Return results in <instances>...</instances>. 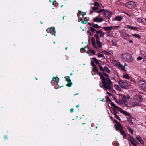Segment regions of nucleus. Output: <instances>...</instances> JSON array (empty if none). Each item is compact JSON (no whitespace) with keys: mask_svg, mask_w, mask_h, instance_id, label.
Listing matches in <instances>:
<instances>
[{"mask_svg":"<svg viewBox=\"0 0 146 146\" xmlns=\"http://www.w3.org/2000/svg\"><path fill=\"white\" fill-rule=\"evenodd\" d=\"M100 78L102 80L103 85L99 84V86L100 87L102 88L104 90L111 89L112 87V83L111 80L109 78L106 79L103 76V74L100 73L99 74Z\"/></svg>","mask_w":146,"mask_h":146,"instance_id":"obj_1","label":"nucleus"},{"mask_svg":"<svg viewBox=\"0 0 146 146\" xmlns=\"http://www.w3.org/2000/svg\"><path fill=\"white\" fill-rule=\"evenodd\" d=\"M142 100V97L139 95H135L133 98L131 100L130 104L133 107L139 106L140 103Z\"/></svg>","mask_w":146,"mask_h":146,"instance_id":"obj_2","label":"nucleus"},{"mask_svg":"<svg viewBox=\"0 0 146 146\" xmlns=\"http://www.w3.org/2000/svg\"><path fill=\"white\" fill-rule=\"evenodd\" d=\"M104 33L101 30L96 31V34H94V36L96 38L97 45L99 48H101L102 46V43L100 41V37H103L104 35Z\"/></svg>","mask_w":146,"mask_h":146,"instance_id":"obj_3","label":"nucleus"},{"mask_svg":"<svg viewBox=\"0 0 146 146\" xmlns=\"http://www.w3.org/2000/svg\"><path fill=\"white\" fill-rule=\"evenodd\" d=\"M110 104L111 106L113 108V110L114 112L113 113H115L117 114L118 113L117 111V110L118 111L120 112L126 116H130V114L128 112L124 110L121 108L117 106L113 103H111Z\"/></svg>","mask_w":146,"mask_h":146,"instance_id":"obj_4","label":"nucleus"},{"mask_svg":"<svg viewBox=\"0 0 146 146\" xmlns=\"http://www.w3.org/2000/svg\"><path fill=\"white\" fill-rule=\"evenodd\" d=\"M121 57L122 59L129 62H132L133 61L131 55L127 52H124L121 54Z\"/></svg>","mask_w":146,"mask_h":146,"instance_id":"obj_5","label":"nucleus"},{"mask_svg":"<svg viewBox=\"0 0 146 146\" xmlns=\"http://www.w3.org/2000/svg\"><path fill=\"white\" fill-rule=\"evenodd\" d=\"M118 84L120 86L123 88H128L131 85L130 82L126 80H119Z\"/></svg>","mask_w":146,"mask_h":146,"instance_id":"obj_6","label":"nucleus"},{"mask_svg":"<svg viewBox=\"0 0 146 146\" xmlns=\"http://www.w3.org/2000/svg\"><path fill=\"white\" fill-rule=\"evenodd\" d=\"M115 127L116 130L117 131H119L120 132L121 134L123 135V137L124 138H125L126 135L125 132L122 130V127L121 124L120 123L118 124L115 125Z\"/></svg>","mask_w":146,"mask_h":146,"instance_id":"obj_7","label":"nucleus"},{"mask_svg":"<svg viewBox=\"0 0 146 146\" xmlns=\"http://www.w3.org/2000/svg\"><path fill=\"white\" fill-rule=\"evenodd\" d=\"M138 84L141 88L146 91V82L144 81L140 80L139 81Z\"/></svg>","mask_w":146,"mask_h":146,"instance_id":"obj_8","label":"nucleus"},{"mask_svg":"<svg viewBox=\"0 0 146 146\" xmlns=\"http://www.w3.org/2000/svg\"><path fill=\"white\" fill-rule=\"evenodd\" d=\"M135 6V3L133 1H129L126 3L125 6L130 9L134 8Z\"/></svg>","mask_w":146,"mask_h":146,"instance_id":"obj_9","label":"nucleus"},{"mask_svg":"<svg viewBox=\"0 0 146 146\" xmlns=\"http://www.w3.org/2000/svg\"><path fill=\"white\" fill-rule=\"evenodd\" d=\"M55 28L52 27L51 28H48L46 30V31L48 33H50L51 34L54 35L55 36Z\"/></svg>","mask_w":146,"mask_h":146,"instance_id":"obj_10","label":"nucleus"},{"mask_svg":"<svg viewBox=\"0 0 146 146\" xmlns=\"http://www.w3.org/2000/svg\"><path fill=\"white\" fill-rule=\"evenodd\" d=\"M58 82L59 78L58 77H56V78L54 77L53 78L51 83L52 85H54V84H57Z\"/></svg>","mask_w":146,"mask_h":146,"instance_id":"obj_11","label":"nucleus"},{"mask_svg":"<svg viewBox=\"0 0 146 146\" xmlns=\"http://www.w3.org/2000/svg\"><path fill=\"white\" fill-rule=\"evenodd\" d=\"M91 42L95 48L98 49V48H99L98 47V45H97V46L96 44L95 40L94 38L92 37L91 38Z\"/></svg>","mask_w":146,"mask_h":146,"instance_id":"obj_12","label":"nucleus"},{"mask_svg":"<svg viewBox=\"0 0 146 146\" xmlns=\"http://www.w3.org/2000/svg\"><path fill=\"white\" fill-rule=\"evenodd\" d=\"M103 20V18H99L98 17H96L93 18V21L94 22H101Z\"/></svg>","mask_w":146,"mask_h":146,"instance_id":"obj_13","label":"nucleus"},{"mask_svg":"<svg viewBox=\"0 0 146 146\" xmlns=\"http://www.w3.org/2000/svg\"><path fill=\"white\" fill-rule=\"evenodd\" d=\"M102 13L107 17H110L111 15V12L110 11H105Z\"/></svg>","mask_w":146,"mask_h":146,"instance_id":"obj_14","label":"nucleus"},{"mask_svg":"<svg viewBox=\"0 0 146 146\" xmlns=\"http://www.w3.org/2000/svg\"><path fill=\"white\" fill-rule=\"evenodd\" d=\"M117 67L121 69L122 71L125 72L126 71L125 69V67L122 65L120 63L119 64H117Z\"/></svg>","mask_w":146,"mask_h":146,"instance_id":"obj_15","label":"nucleus"},{"mask_svg":"<svg viewBox=\"0 0 146 146\" xmlns=\"http://www.w3.org/2000/svg\"><path fill=\"white\" fill-rule=\"evenodd\" d=\"M66 80L68 82V84H66V85L68 87H70V86L72 84V83L71 82V80L69 79V77H68L67 78L65 77Z\"/></svg>","mask_w":146,"mask_h":146,"instance_id":"obj_16","label":"nucleus"},{"mask_svg":"<svg viewBox=\"0 0 146 146\" xmlns=\"http://www.w3.org/2000/svg\"><path fill=\"white\" fill-rule=\"evenodd\" d=\"M104 29L106 31H110L113 29V27L112 26H107L103 27Z\"/></svg>","mask_w":146,"mask_h":146,"instance_id":"obj_17","label":"nucleus"},{"mask_svg":"<svg viewBox=\"0 0 146 146\" xmlns=\"http://www.w3.org/2000/svg\"><path fill=\"white\" fill-rule=\"evenodd\" d=\"M129 141L133 146H137L136 143V141L135 139H129Z\"/></svg>","mask_w":146,"mask_h":146,"instance_id":"obj_18","label":"nucleus"},{"mask_svg":"<svg viewBox=\"0 0 146 146\" xmlns=\"http://www.w3.org/2000/svg\"><path fill=\"white\" fill-rule=\"evenodd\" d=\"M136 138L141 144H143L144 141L143 140L141 137L140 136H137L136 137Z\"/></svg>","mask_w":146,"mask_h":146,"instance_id":"obj_19","label":"nucleus"},{"mask_svg":"<svg viewBox=\"0 0 146 146\" xmlns=\"http://www.w3.org/2000/svg\"><path fill=\"white\" fill-rule=\"evenodd\" d=\"M127 27L128 29L133 30H135L137 29V28L136 27L129 25H127Z\"/></svg>","mask_w":146,"mask_h":146,"instance_id":"obj_20","label":"nucleus"},{"mask_svg":"<svg viewBox=\"0 0 146 146\" xmlns=\"http://www.w3.org/2000/svg\"><path fill=\"white\" fill-rule=\"evenodd\" d=\"M103 71L106 72L107 73H110V70L106 66H104V70Z\"/></svg>","mask_w":146,"mask_h":146,"instance_id":"obj_21","label":"nucleus"},{"mask_svg":"<svg viewBox=\"0 0 146 146\" xmlns=\"http://www.w3.org/2000/svg\"><path fill=\"white\" fill-rule=\"evenodd\" d=\"M114 87L117 90L119 91H121V88L118 85L115 84L114 85Z\"/></svg>","mask_w":146,"mask_h":146,"instance_id":"obj_22","label":"nucleus"},{"mask_svg":"<svg viewBox=\"0 0 146 146\" xmlns=\"http://www.w3.org/2000/svg\"><path fill=\"white\" fill-rule=\"evenodd\" d=\"M123 77L125 79L128 80L130 78V77L129 76L127 73H125V74L123 75Z\"/></svg>","mask_w":146,"mask_h":146,"instance_id":"obj_23","label":"nucleus"},{"mask_svg":"<svg viewBox=\"0 0 146 146\" xmlns=\"http://www.w3.org/2000/svg\"><path fill=\"white\" fill-rule=\"evenodd\" d=\"M122 100L123 101H124L125 102H126L127 101V96L125 95H123L122 96Z\"/></svg>","mask_w":146,"mask_h":146,"instance_id":"obj_24","label":"nucleus"},{"mask_svg":"<svg viewBox=\"0 0 146 146\" xmlns=\"http://www.w3.org/2000/svg\"><path fill=\"white\" fill-rule=\"evenodd\" d=\"M112 63L114 65H115L117 67V64H119V63H120L115 60H112Z\"/></svg>","mask_w":146,"mask_h":146,"instance_id":"obj_25","label":"nucleus"},{"mask_svg":"<svg viewBox=\"0 0 146 146\" xmlns=\"http://www.w3.org/2000/svg\"><path fill=\"white\" fill-rule=\"evenodd\" d=\"M132 36L137 38H141V36H140L139 35V34H132Z\"/></svg>","mask_w":146,"mask_h":146,"instance_id":"obj_26","label":"nucleus"},{"mask_svg":"<svg viewBox=\"0 0 146 146\" xmlns=\"http://www.w3.org/2000/svg\"><path fill=\"white\" fill-rule=\"evenodd\" d=\"M122 17L121 16H116L115 17V19L116 20L121 21L122 19Z\"/></svg>","mask_w":146,"mask_h":146,"instance_id":"obj_27","label":"nucleus"},{"mask_svg":"<svg viewBox=\"0 0 146 146\" xmlns=\"http://www.w3.org/2000/svg\"><path fill=\"white\" fill-rule=\"evenodd\" d=\"M127 120L128 122L130 124H133V123L132 122V118L131 117L128 118H127Z\"/></svg>","mask_w":146,"mask_h":146,"instance_id":"obj_28","label":"nucleus"},{"mask_svg":"<svg viewBox=\"0 0 146 146\" xmlns=\"http://www.w3.org/2000/svg\"><path fill=\"white\" fill-rule=\"evenodd\" d=\"M127 129L129 133H130L132 134H133V130L130 127H128Z\"/></svg>","mask_w":146,"mask_h":146,"instance_id":"obj_29","label":"nucleus"},{"mask_svg":"<svg viewBox=\"0 0 146 146\" xmlns=\"http://www.w3.org/2000/svg\"><path fill=\"white\" fill-rule=\"evenodd\" d=\"M124 37L125 38H127V37L129 38L132 37L131 35H129L127 33H125L124 34Z\"/></svg>","mask_w":146,"mask_h":146,"instance_id":"obj_30","label":"nucleus"},{"mask_svg":"<svg viewBox=\"0 0 146 146\" xmlns=\"http://www.w3.org/2000/svg\"><path fill=\"white\" fill-rule=\"evenodd\" d=\"M92 59L97 64H99V62L98 60L96 59L95 58H93Z\"/></svg>","mask_w":146,"mask_h":146,"instance_id":"obj_31","label":"nucleus"},{"mask_svg":"<svg viewBox=\"0 0 146 146\" xmlns=\"http://www.w3.org/2000/svg\"><path fill=\"white\" fill-rule=\"evenodd\" d=\"M93 70L96 72L98 74H99L100 73L98 72V70L97 69L96 67L93 68Z\"/></svg>","mask_w":146,"mask_h":146,"instance_id":"obj_32","label":"nucleus"},{"mask_svg":"<svg viewBox=\"0 0 146 146\" xmlns=\"http://www.w3.org/2000/svg\"><path fill=\"white\" fill-rule=\"evenodd\" d=\"M79 14H80V15H81L82 16H83L85 15L86 14L85 13H82L81 11H79L77 14V15L78 16H79L78 15Z\"/></svg>","mask_w":146,"mask_h":146,"instance_id":"obj_33","label":"nucleus"},{"mask_svg":"<svg viewBox=\"0 0 146 146\" xmlns=\"http://www.w3.org/2000/svg\"><path fill=\"white\" fill-rule=\"evenodd\" d=\"M100 27V26L97 24H94L93 25V27L94 28H99Z\"/></svg>","mask_w":146,"mask_h":146,"instance_id":"obj_34","label":"nucleus"},{"mask_svg":"<svg viewBox=\"0 0 146 146\" xmlns=\"http://www.w3.org/2000/svg\"><path fill=\"white\" fill-rule=\"evenodd\" d=\"M113 114L114 116V117L117 118V119L119 121L121 120L120 118L117 114H116L115 113H113Z\"/></svg>","mask_w":146,"mask_h":146,"instance_id":"obj_35","label":"nucleus"},{"mask_svg":"<svg viewBox=\"0 0 146 146\" xmlns=\"http://www.w3.org/2000/svg\"><path fill=\"white\" fill-rule=\"evenodd\" d=\"M98 57L99 58L104 57L103 54L100 53H98Z\"/></svg>","mask_w":146,"mask_h":146,"instance_id":"obj_36","label":"nucleus"},{"mask_svg":"<svg viewBox=\"0 0 146 146\" xmlns=\"http://www.w3.org/2000/svg\"><path fill=\"white\" fill-rule=\"evenodd\" d=\"M138 22L139 23H144V22H143V21L142 20V19L140 18H138L137 19Z\"/></svg>","mask_w":146,"mask_h":146,"instance_id":"obj_37","label":"nucleus"},{"mask_svg":"<svg viewBox=\"0 0 146 146\" xmlns=\"http://www.w3.org/2000/svg\"><path fill=\"white\" fill-rule=\"evenodd\" d=\"M99 9V7H92V9H93V11H95L96 10L98 9Z\"/></svg>","mask_w":146,"mask_h":146,"instance_id":"obj_38","label":"nucleus"},{"mask_svg":"<svg viewBox=\"0 0 146 146\" xmlns=\"http://www.w3.org/2000/svg\"><path fill=\"white\" fill-rule=\"evenodd\" d=\"M94 5L95 6H96L97 7H98L99 6V4L98 2H95L94 3Z\"/></svg>","mask_w":146,"mask_h":146,"instance_id":"obj_39","label":"nucleus"},{"mask_svg":"<svg viewBox=\"0 0 146 146\" xmlns=\"http://www.w3.org/2000/svg\"><path fill=\"white\" fill-rule=\"evenodd\" d=\"M90 52L93 54H94L95 53V51L93 50L90 49L89 50Z\"/></svg>","mask_w":146,"mask_h":146,"instance_id":"obj_40","label":"nucleus"},{"mask_svg":"<svg viewBox=\"0 0 146 146\" xmlns=\"http://www.w3.org/2000/svg\"><path fill=\"white\" fill-rule=\"evenodd\" d=\"M99 67L101 70L103 71L104 70V67L101 65L100 64L99 65Z\"/></svg>","mask_w":146,"mask_h":146,"instance_id":"obj_41","label":"nucleus"},{"mask_svg":"<svg viewBox=\"0 0 146 146\" xmlns=\"http://www.w3.org/2000/svg\"><path fill=\"white\" fill-rule=\"evenodd\" d=\"M93 27H91L90 28V30H91V31L92 32H93V33H94V31H96V29H95Z\"/></svg>","mask_w":146,"mask_h":146,"instance_id":"obj_42","label":"nucleus"},{"mask_svg":"<svg viewBox=\"0 0 146 146\" xmlns=\"http://www.w3.org/2000/svg\"><path fill=\"white\" fill-rule=\"evenodd\" d=\"M91 65L93 67V68L96 67V66L94 64V62L92 61H91Z\"/></svg>","mask_w":146,"mask_h":146,"instance_id":"obj_43","label":"nucleus"},{"mask_svg":"<svg viewBox=\"0 0 146 146\" xmlns=\"http://www.w3.org/2000/svg\"><path fill=\"white\" fill-rule=\"evenodd\" d=\"M113 145H114V146H119V144L117 142H113Z\"/></svg>","mask_w":146,"mask_h":146,"instance_id":"obj_44","label":"nucleus"},{"mask_svg":"<svg viewBox=\"0 0 146 146\" xmlns=\"http://www.w3.org/2000/svg\"><path fill=\"white\" fill-rule=\"evenodd\" d=\"M104 11H105V10L103 9H100L97 12L98 13H100L101 12H103Z\"/></svg>","mask_w":146,"mask_h":146,"instance_id":"obj_45","label":"nucleus"},{"mask_svg":"<svg viewBox=\"0 0 146 146\" xmlns=\"http://www.w3.org/2000/svg\"><path fill=\"white\" fill-rule=\"evenodd\" d=\"M122 103V101L121 100H118V101H117V103L118 104H121Z\"/></svg>","mask_w":146,"mask_h":146,"instance_id":"obj_46","label":"nucleus"},{"mask_svg":"<svg viewBox=\"0 0 146 146\" xmlns=\"http://www.w3.org/2000/svg\"><path fill=\"white\" fill-rule=\"evenodd\" d=\"M103 52L106 55H109L110 54V53L109 52L106 50L104 51Z\"/></svg>","mask_w":146,"mask_h":146,"instance_id":"obj_47","label":"nucleus"},{"mask_svg":"<svg viewBox=\"0 0 146 146\" xmlns=\"http://www.w3.org/2000/svg\"><path fill=\"white\" fill-rule=\"evenodd\" d=\"M142 57L141 56H139L137 58V60L139 61L140 60H142Z\"/></svg>","mask_w":146,"mask_h":146,"instance_id":"obj_48","label":"nucleus"},{"mask_svg":"<svg viewBox=\"0 0 146 146\" xmlns=\"http://www.w3.org/2000/svg\"><path fill=\"white\" fill-rule=\"evenodd\" d=\"M124 13L126 14L129 17H131L132 16L130 14L127 13L125 12H124Z\"/></svg>","mask_w":146,"mask_h":146,"instance_id":"obj_49","label":"nucleus"},{"mask_svg":"<svg viewBox=\"0 0 146 146\" xmlns=\"http://www.w3.org/2000/svg\"><path fill=\"white\" fill-rule=\"evenodd\" d=\"M81 22L83 23V24H86V21L85 20H82V19L81 20Z\"/></svg>","mask_w":146,"mask_h":146,"instance_id":"obj_50","label":"nucleus"},{"mask_svg":"<svg viewBox=\"0 0 146 146\" xmlns=\"http://www.w3.org/2000/svg\"><path fill=\"white\" fill-rule=\"evenodd\" d=\"M87 48V47H84V48H81L80 50V51H81V52H82V50H85V49L86 48Z\"/></svg>","mask_w":146,"mask_h":146,"instance_id":"obj_51","label":"nucleus"},{"mask_svg":"<svg viewBox=\"0 0 146 146\" xmlns=\"http://www.w3.org/2000/svg\"><path fill=\"white\" fill-rule=\"evenodd\" d=\"M103 75H104V76H105L106 77H108V76H109L106 73H103Z\"/></svg>","mask_w":146,"mask_h":146,"instance_id":"obj_52","label":"nucleus"},{"mask_svg":"<svg viewBox=\"0 0 146 146\" xmlns=\"http://www.w3.org/2000/svg\"><path fill=\"white\" fill-rule=\"evenodd\" d=\"M86 22H87L89 20V18L87 17H86L84 19Z\"/></svg>","mask_w":146,"mask_h":146,"instance_id":"obj_53","label":"nucleus"},{"mask_svg":"<svg viewBox=\"0 0 146 146\" xmlns=\"http://www.w3.org/2000/svg\"><path fill=\"white\" fill-rule=\"evenodd\" d=\"M87 32L88 33V35H89V36H90L91 35V32L90 31H88Z\"/></svg>","mask_w":146,"mask_h":146,"instance_id":"obj_54","label":"nucleus"},{"mask_svg":"<svg viewBox=\"0 0 146 146\" xmlns=\"http://www.w3.org/2000/svg\"><path fill=\"white\" fill-rule=\"evenodd\" d=\"M107 94L109 95V96H111L112 95V94H111L109 92H107Z\"/></svg>","mask_w":146,"mask_h":146,"instance_id":"obj_55","label":"nucleus"},{"mask_svg":"<svg viewBox=\"0 0 146 146\" xmlns=\"http://www.w3.org/2000/svg\"><path fill=\"white\" fill-rule=\"evenodd\" d=\"M114 121L117 124V125L120 124V123L116 120H114Z\"/></svg>","mask_w":146,"mask_h":146,"instance_id":"obj_56","label":"nucleus"},{"mask_svg":"<svg viewBox=\"0 0 146 146\" xmlns=\"http://www.w3.org/2000/svg\"><path fill=\"white\" fill-rule=\"evenodd\" d=\"M126 96H127V99L128 101V100L130 99V97L129 96V95H127Z\"/></svg>","mask_w":146,"mask_h":146,"instance_id":"obj_57","label":"nucleus"},{"mask_svg":"<svg viewBox=\"0 0 146 146\" xmlns=\"http://www.w3.org/2000/svg\"><path fill=\"white\" fill-rule=\"evenodd\" d=\"M90 14H91L93 13V11L92 10H90Z\"/></svg>","mask_w":146,"mask_h":146,"instance_id":"obj_58","label":"nucleus"},{"mask_svg":"<svg viewBox=\"0 0 146 146\" xmlns=\"http://www.w3.org/2000/svg\"><path fill=\"white\" fill-rule=\"evenodd\" d=\"M70 111L71 112H72L73 111V108H71L70 110Z\"/></svg>","mask_w":146,"mask_h":146,"instance_id":"obj_59","label":"nucleus"},{"mask_svg":"<svg viewBox=\"0 0 146 146\" xmlns=\"http://www.w3.org/2000/svg\"><path fill=\"white\" fill-rule=\"evenodd\" d=\"M113 27H115L118 28V27H120V26L119 25H118V26H114Z\"/></svg>","mask_w":146,"mask_h":146,"instance_id":"obj_60","label":"nucleus"},{"mask_svg":"<svg viewBox=\"0 0 146 146\" xmlns=\"http://www.w3.org/2000/svg\"><path fill=\"white\" fill-rule=\"evenodd\" d=\"M114 100H115V102L117 103V101H118V100H116V99H115V98H114Z\"/></svg>","mask_w":146,"mask_h":146,"instance_id":"obj_61","label":"nucleus"},{"mask_svg":"<svg viewBox=\"0 0 146 146\" xmlns=\"http://www.w3.org/2000/svg\"><path fill=\"white\" fill-rule=\"evenodd\" d=\"M129 42L131 43H132L133 42V41L132 40H130L129 41Z\"/></svg>","mask_w":146,"mask_h":146,"instance_id":"obj_62","label":"nucleus"},{"mask_svg":"<svg viewBox=\"0 0 146 146\" xmlns=\"http://www.w3.org/2000/svg\"><path fill=\"white\" fill-rule=\"evenodd\" d=\"M127 65V64H126V63H125L124 64V66L125 67V66H126Z\"/></svg>","mask_w":146,"mask_h":146,"instance_id":"obj_63","label":"nucleus"},{"mask_svg":"<svg viewBox=\"0 0 146 146\" xmlns=\"http://www.w3.org/2000/svg\"><path fill=\"white\" fill-rule=\"evenodd\" d=\"M88 24L90 25H92V23H88Z\"/></svg>","mask_w":146,"mask_h":146,"instance_id":"obj_64","label":"nucleus"}]
</instances>
